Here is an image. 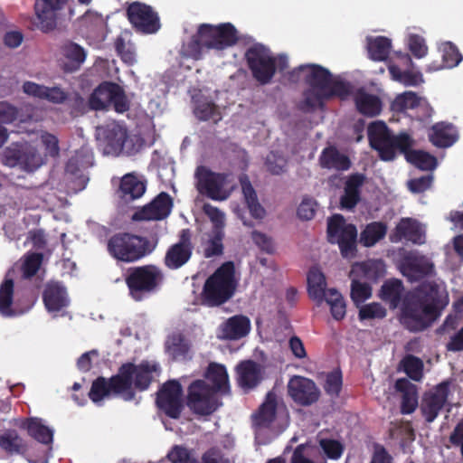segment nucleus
<instances>
[{"label":"nucleus","mask_w":463,"mask_h":463,"mask_svg":"<svg viewBox=\"0 0 463 463\" xmlns=\"http://www.w3.org/2000/svg\"><path fill=\"white\" fill-rule=\"evenodd\" d=\"M429 138L437 147H449L456 142L457 135L452 124L439 122L432 126Z\"/></svg>","instance_id":"obj_39"},{"label":"nucleus","mask_w":463,"mask_h":463,"mask_svg":"<svg viewBox=\"0 0 463 463\" xmlns=\"http://www.w3.org/2000/svg\"><path fill=\"white\" fill-rule=\"evenodd\" d=\"M319 165L326 169L345 171L350 168L351 161L347 156L340 153L335 146H327L323 149L319 156Z\"/></svg>","instance_id":"obj_36"},{"label":"nucleus","mask_w":463,"mask_h":463,"mask_svg":"<svg viewBox=\"0 0 463 463\" xmlns=\"http://www.w3.org/2000/svg\"><path fill=\"white\" fill-rule=\"evenodd\" d=\"M237 286L232 261L222 263L204 282L201 299L203 305L213 307L227 302Z\"/></svg>","instance_id":"obj_5"},{"label":"nucleus","mask_w":463,"mask_h":463,"mask_svg":"<svg viewBox=\"0 0 463 463\" xmlns=\"http://www.w3.org/2000/svg\"><path fill=\"white\" fill-rule=\"evenodd\" d=\"M156 243L148 238L130 232H118L107 242L109 254L117 261L137 262L153 252Z\"/></svg>","instance_id":"obj_6"},{"label":"nucleus","mask_w":463,"mask_h":463,"mask_svg":"<svg viewBox=\"0 0 463 463\" xmlns=\"http://www.w3.org/2000/svg\"><path fill=\"white\" fill-rule=\"evenodd\" d=\"M1 162L9 167L19 166L24 171L33 172L43 164V158L32 145L16 143L4 150Z\"/></svg>","instance_id":"obj_12"},{"label":"nucleus","mask_w":463,"mask_h":463,"mask_svg":"<svg viewBox=\"0 0 463 463\" xmlns=\"http://www.w3.org/2000/svg\"><path fill=\"white\" fill-rule=\"evenodd\" d=\"M277 409L278 396L274 392H269L264 402L252 414L253 425L259 429H269L276 420Z\"/></svg>","instance_id":"obj_28"},{"label":"nucleus","mask_w":463,"mask_h":463,"mask_svg":"<svg viewBox=\"0 0 463 463\" xmlns=\"http://www.w3.org/2000/svg\"><path fill=\"white\" fill-rule=\"evenodd\" d=\"M324 300L330 306L332 317L335 320H341L346 313L344 298L335 288H329Z\"/></svg>","instance_id":"obj_52"},{"label":"nucleus","mask_w":463,"mask_h":463,"mask_svg":"<svg viewBox=\"0 0 463 463\" xmlns=\"http://www.w3.org/2000/svg\"><path fill=\"white\" fill-rule=\"evenodd\" d=\"M194 116L202 121L213 120L214 123L222 119L218 106L212 100L199 99L194 109Z\"/></svg>","instance_id":"obj_50"},{"label":"nucleus","mask_w":463,"mask_h":463,"mask_svg":"<svg viewBox=\"0 0 463 463\" xmlns=\"http://www.w3.org/2000/svg\"><path fill=\"white\" fill-rule=\"evenodd\" d=\"M164 280L162 269L153 264L131 267L125 277L128 295L136 302L143 301L156 293Z\"/></svg>","instance_id":"obj_7"},{"label":"nucleus","mask_w":463,"mask_h":463,"mask_svg":"<svg viewBox=\"0 0 463 463\" xmlns=\"http://www.w3.org/2000/svg\"><path fill=\"white\" fill-rule=\"evenodd\" d=\"M395 389L402 392L401 413L411 414L418 407V390L415 384L406 378L398 379Z\"/></svg>","instance_id":"obj_34"},{"label":"nucleus","mask_w":463,"mask_h":463,"mask_svg":"<svg viewBox=\"0 0 463 463\" xmlns=\"http://www.w3.org/2000/svg\"><path fill=\"white\" fill-rule=\"evenodd\" d=\"M250 330V319L245 316L237 315L228 318L221 326V337L229 340H238L247 335Z\"/></svg>","instance_id":"obj_32"},{"label":"nucleus","mask_w":463,"mask_h":463,"mask_svg":"<svg viewBox=\"0 0 463 463\" xmlns=\"http://www.w3.org/2000/svg\"><path fill=\"white\" fill-rule=\"evenodd\" d=\"M41 142L44 147L46 156L57 157L60 154L58 137L49 132H43L41 135Z\"/></svg>","instance_id":"obj_62"},{"label":"nucleus","mask_w":463,"mask_h":463,"mask_svg":"<svg viewBox=\"0 0 463 463\" xmlns=\"http://www.w3.org/2000/svg\"><path fill=\"white\" fill-rule=\"evenodd\" d=\"M160 371L159 364L142 361L139 364L128 362L122 364L118 373L109 378L99 376L91 384L89 397L94 403L106 398L120 397L131 402L136 397V390L146 391L153 382L154 373Z\"/></svg>","instance_id":"obj_1"},{"label":"nucleus","mask_w":463,"mask_h":463,"mask_svg":"<svg viewBox=\"0 0 463 463\" xmlns=\"http://www.w3.org/2000/svg\"><path fill=\"white\" fill-rule=\"evenodd\" d=\"M433 182V175H427L408 181V189L413 194H420L430 188Z\"/></svg>","instance_id":"obj_63"},{"label":"nucleus","mask_w":463,"mask_h":463,"mask_svg":"<svg viewBox=\"0 0 463 463\" xmlns=\"http://www.w3.org/2000/svg\"><path fill=\"white\" fill-rule=\"evenodd\" d=\"M97 136L105 155L117 156L121 153L130 155L135 152L133 141L128 138V129L116 122L99 127Z\"/></svg>","instance_id":"obj_10"},{"label":"nucleus","mask_w":463,"mask_h":463,"mask_svg":"<svg viewBox=\"0 0 463 463\" xmlns=\"http://www.w3.org/2000/svg\"><path fill=\"white\" fill-rule=\"evenodd\" d=\"M404 373L413 381H420L423 375V362L417 356L407 354L401 362Z\"/></svg>","instance_id":"obj_54"},{"label":"nucleus","mask_w":463,"mask_h":463,"mask_svg":"<svg viewBox=\"0 0 463 463\" xmlns=\"http://www.w3.org/2000/svg\"><path fill=\"white\" fill-rule=\"evenodd\" d=\"M327 241L337 244L344 258H354L356 253L357 229L353 223H346L341 214H334L327 221Z\"/></svg>","instance_id":"obj_9"},{"label":"nucleus","mask_w":463,"mask_h":463,"mask_svg":"<svg viewBox=\"0 0 463 463\" xmlns=\"http://www.w3.org/2000/svg\"><path fill=\"white\" fill-rule=\"evenodd\" d=\"M65 0H36L34 4L35 26L43 33H50L57 26L58 11Z\"/></svg>","instance_id":"obj_21"},{"label":"nucleus","mask_w":463,"mask_h":463,"mask_svg":"<svg viewBox=\"0 0 463 463\" xmlns=\"http://www.w3.org/2000/svg\"><path fill=\"white\" fill-rule=\"evenodd\" d=\"M204 381L211 383L210 387L221 395L230 392L229 375L226 367L217 363H210L205 373Z\"/></svg>","instance_id":"obj_31"},{"label":"nucleus","mask_w":463,"mask_h":463,"mask_svg":"<svg viewBox=\"0 0 463 463\" xmlns=\"http://www.w3.org/2000/svg\"><path fill=\"white\" fill-rule=\"evenodd\" d=\"M113 93L110 99V105L118 113H124L128 110L129 104L123 89L118 85H112Z\"/></svg>","instance_id":"obj_61"},{"label":"nucleus","mask_w":463,"mask_h":463,"mask_svg":"<svg viewBox=\"0 0 463 463\" xmlns=\"http://www.w3.org/2000/svg\"><path fill=\"white\" fill-rule=\"evenodd\" d=\"M449 381H443L423 395L420 411L426 422L431 423L439 414L449 395Z\"/></svg>","instance_id":"obj_20"},{"label":"nucleus","mask_w":463,"mask_h":463,"mask_svg":"<svg viewBox=\"0 0 463 463\" xmlns=\"http://www.w3.org/2000/svg\"><path fill=\"white\" fill-rule=\"evenodd\" d=\"M244 56L254 80L260 85L270 83L275 76L274 56L270 50L261 43H254L246 50Z\"/></svg>","instance_id":"obj_11"},{"label":"nucleus","mask_w":463,"mask_h":463,"mask_svg":"<svg viewBox=\"0 0 463 463\" xmlns=\"http://www.w3.org/2000/svg\"><path fill=\"white\" fill-rule=\"evenodd\" d=\"M303 80L310 87L323 90H329L333 83L336 80H333L331 72L318 64H307V73Z\"/></svg>","instance_id":"obj_33"},{"label":"nucleus","mask_w":463,"mask_h":463,"mask_svg":"<svg viewBox=\"0 0 463 463\" xmlns=\"http://www.w3.org/2000/svg\"><path fill=\"white\" fill-rule=\"evenodd\" d=\"M14 282L12 279L5 278L0 285V314L5 317L16 316L13 309Z\"/></svg>","instance_id":"obj_49"},{"label":"nucleus","mask_w":463,"mask_h":463,"mask_svg":"<svg viewBox=\"0 0 463 463\" xmlns=\"http://www.w3.org/2000/svg\"><path fill=\"white\" fill-rule=\"evenodd\" d=\"M61 66L65 72L78 71L86 60L83 47L71 41H65L60 46Z\"/></svg>","instance_id":"obj_24"},{"label":"nucleus","mask_w":463,"mask_h":463,"mask_svg":"<svg viewBox=\"0 0 463 463\" xmlns=\"http://www.w3.org/2000/svg\"><path fill=\"white\" fill-rule=\"evenodd\" d=\"M352 272L366 280L376 282L385 275V265L383 260H368L353 266Z\"/></svg>","instance_id":"obj_46"},{"label":"nucleus","mask_w":463,"mask_h":463,"mask_svg":"<svg viewBox=\"0 0 463 463\" xmlns=\"http://www.w3.org/2000/svg\"><path fill=\"white\" fill-rule=\"evenodd\" d=\"M372 295V288L368 283H362L356 279L352 280L351 284V298L356 303H362Z\"/></svg>","instance_id":"obj_60"},{"label":"nucleus","mask_w":463,"mask_h":463,"mask_svg":"<svg viewBox=\"0 0 463 463\" xmlns=\"http://www.w3.org/2000/svg\"><path fill=\"white\" fill-rule=\"evenodd\" d=\"M391 48V40L385 36L367 38V51L370 59L373 61H385L390 54Z\"/></svg>","instance_id":"obj_48"},{"label":"nucleus","mask_w":463,"mask_h":463,"mask_svg":"<svg viewBox=\"0 0 463 463\" xmlns=\"http://www.w3.org/2000/svg\"><path fill=\"white\" fill-rule=\"evenodd\" d=\"M21 428L26 430L28 435L40 443L48 445L53 440L52 430L43 424L42 420L39 418H28L24 420Z\"/></svg>","instance_id":"obj_43"},{"label":"nucleus","mask_w":463,"mask_h":463,"mask_svg":"<svg viewBox=\"0 0 463 463\" xmlns=\"http://www.w3.org/2000/svg\"><path fill=\"white\" fill-rule=\"evenodd\" d=\"M0 448L8 455H21L29 462H37L29 458L28 444L15 430H6L0 434Z\"/></svg>","instance_id":"obj_29"},{"label":"nucleus","mask_w":463,"mask_h":463,"mask_svg":"<svg viewBox=\"0 0 463 463\" xmlns=\"http://www.w3.org/2000/svg\"><path fill=\"white\" fill-rule=\"evenodd\" d=\"M43 301L48 312H59L70 304L66 288L60 282H50L43 292Z\"/></svg>","instance_id":"obj_26"},{"label":"nucleus","mask_w":463,"mask_h":463,"mask_svg":"<svg viewBox=\"0 0 463 463\" xmlns=\"http://www.w3.org/2000/svg\"><path fill=\"white\" fill-rule=\"evenodd\" d=\"M182 386L176 380L165 382L157 392L156 403L166 416L178 419L183 410Z\"/></svg>","instance_id":"obj_17"},{"label":"nucleus","mask_w":463,"mask_h":463,"mask_svg":"<svg viewBox=\"0 0 463 463\" xmlns=\"http://www.w3.org/2000/svg\"><path fill=\"white\" fill-rule=\"evenodd\" d=\"M387 311L377 302H373L361 307L359 309V319L360 320H370V319H383L386 317Z\"/></svg>","instance_id":"obj_57"},{"label":"nucleus","mask_w":463,"mask_h":463,"mask_svg":"<svg viewBox=\"0 0 463 463\" xmlns=\"http://www.w3.org/2000/svg\"><path fill=\"white\" fill-rule=\"evenodd\" d=\"M343 385L342 373L339 369L334 370L326 375L324 390L331 397L339 396Z\"/></svg>","instance_id":"obj_56"},{"label":"nucleus","mask_w":463,"mask_h":463,"mask_svg":"<svg viewBox=\"0 0 463 463\" xmlns=\"http://www.w3.org/2000/svg\"><path fill=\"white\" fill-rule=\"evenodd\" d=\"M240 184L250 215L255 219H263L266 214V211L259 203L256 191L253 188L249 177L247 175L241 176Z\"/></svg>","instance_id":"obj_41"},{"label":"nucleus","mask_w":463,"mask_h":463,"mask_svg":"<svg viewBox=\"0 0 463 463\" xmlns=\"http://www.w3.org/2000/svg\"><path fill=\"white\" fill-rule=\"evenodd\" d=\"M236 371L238 373V383L245 391L257 387L263 379V367L253 360L241 362Z\"/></svg>","instance_id":"obj_27"},{"label":"nucleus","mask_w":463,"mask_h":463,"mask_svg":"<svg viewBox=\"0 0 463 463\" xmlns=\"http://www.w3.org/2000/svg\"><path fill=\"white\" fill-rule=\"evenodd\" d=\"M399 269L409 281H419L434 272V264L419 251L410 250L402 255Z\"/></svg>","instance_id":"obj_16"},{"label":"nucleus","mask_w":463,"mask_h":463,"mask_svg":"<svg viewBox=\"0 0 463 463\" xmlns=\"http://www.w3.org/2000/svg\"><path fill=\"white\" fill-rule=\"evenodd\" d=\"M409 48L413 56L418 59L423 58L428 52L424 38L418 34L410 35Z\"/></svg>","instance_id":"obj_64"},{"label":"nucleus","mask_w":463,"mask_h":463,"mask_svg":"<svg viewBox=\"0 0 463 463\" xmlns=\"http://www.w3.org/2000/svg\"><path fill=\"white\" fill-rule=\"evenodd\" d=\"M307 279L309 297L319 304L322 303L327 294L324 273L318 268L313 267L309 269Z\"/></svg>","instance_id":"obj_42"},{"label":"nucleus","mask_w":463,"mask_h":463,"mask_svg":"<svg viewBox=\"0 0 463 463\" xmlns=\"http://www.w3.org/2000/svg\"><path fill=\"white\" fill-rule=\"evenodd\" d=\"M85 170L86 168L81 167L72 156L68 160L65 166V176L67 185L73 193L82 191L86 187L89 178L84 174Z\"/></svg>","instance_id":"obj_38"},{"label":"nucleus","mask_w":463,"mask_h":463,"mask_svg":"<svg viewBox=\"0 0 463 463\" xmlns=\"http://www.w3.org/2000/svg\"><path fill=\"white\" fill-rule=\"evenodd\" d=\"M114 82L105 81L99 84L89 98V106L91 110H103L110 106Z\"/></svg>","instance_id":"obj_45"},{"label":"nucleus","mask_w":463,"mask_h":463,"mask_svg":"<svg viewBox=\"0 0 463 463\" xmlns=\"http://www.w3.org/2000/svg\"><path fill=\"white\" fill-rule=\"evenodd\" d=\"M227 176L226 174L215 173L204 165H200L195 171L197 190L212 200H226L230 195V193L224 188Z\"/></svg>","instance_id":"obj_14"},{"label":"nucleus","mask_w":463,"mask_h":463,"mask_svg":"<svg viewBox=\"0 0 463 463\" xmlns=\"http://www.w3.org/2000/svg\"><path fill=\"white\" fill-rule=\"evenodd\" d=\"M392 110L397 113L406 112L407 110H414L416 108H423L425 109L424 116L430 115V106L422 98L419 97L412 91H407L398 95L391 105Z\"/></svg>","instance_id":"obj_35"},{"label":"nucleus","mask_w":463,"mask_h":463,"mask_svg":"<svg viewBox=\"0 0 463 463\" xmlns=\"http://www.w3.org/2000/svg\"><path fill=\"white\" fill-rule=\"evenodd\" d=\"M172 207L171 196L162 192L151 203L136 211L132 220L136 222L163 220L170 214Z\"/></svg>","instance_id":"obj_22"},{"label":"nucleus","mask_w":463,"mask_h":463,"mask_svg":"<svg viewBox=\"0 0 463 463\" xmlns=\"http://www.w3.org/2000/svg\"><path fill=\"white\" fill-rule=\"evenodd\" d=\"M318 443L320 449L329 459L337 460L344 453L345 446L337 439L323 438L318 440Z\"/></svg>","instance_id":"obj_55"},{"label":"nucleus","mask_w":463,"mask_h":463,"mask_svg":"<svg viewBox=\"0 0 463 463\" xmlns=\"http://www.w3.org/2000/svg\"><path fill=\"white\" fill-rule=\"evenodd\" d=\"M406 240L413 244H422L425 241V234L420 222L412 218H402L396 225L394 232L390 235L392 242H399Z\"/></svg>","instance_id":"obj_23"},{"label":"nucleus","mask_w":463,"mask_h":463,"mask_svg":"<svg viewBox=\"0 0 463 463\" xmlns=\"http://www.w3.org/2000/svg\"><path fill=\"white\" fill-rule=\"evenodd\" d=\"M165 350L173 360L184 359L188 354L189 346L180 335H173L165 343Z\"/></svg>","instance_id":"obj_51"},{"label":"nucleus","mask_w":463,"mask_h":463,"mask_svg":"<svg viewBox=\"0 0 463 463\" xmlns=\"http://www.w3.org/2000/svg\"><path fill=\"white\" fill-rule=\"evenodd\" d=\"M146 192V184L134 175L128 174L122 177L118 190V196L128 203L140 198Z\"/></svg>","instance_id":"obj_37"},{"label":"nucleus","mask_w":463,"mask_h":463,"mask_svg":"<svg viewBox=\"0 0 463 463\" xmlns=\"http://www.w3.org/2000/svg\"><path fill=\"white\" fill-rule=\"evenodd\" d=\"M127 16L136 32L151 34L160 29L158 14L148 5L140 2L130 4Z\"/></svg>","instance_id":"obj_15"},{"label":"nucleus","mask_w":463,"mask_h":463,"mask_svg":"<svg viewBox=\"0 0 463 463\" xmlns=\"http://www.w3.org/2000/svg\"><path fill=\"white\" fill-rule=\"evenodd\" d=\"M462 61V55L456 45L448 43L442 50V61L446 68H453Z\"/></svg>","instance_id":"obj_59"},{"label":"nucleus","mask_w":463,"mask_h":463,"mask_svg":"<svg viewBox=\"0 0 463 463\" xmlns=\"http://www.w3.org/2000/svg\"><path fill=\"white\" fill-rule=\"evenodd\" d=\"M172 463H197L191 452L182 445H175L166 455Z\"/></svg>","instance_id":"obj_58"},{"label":"nucleus","mask_w":463,"mask_h":463,"mask_svg":"<svg viewBox=\"0 0 463 463\" xmlns=\"http://www.w3.org/2000/svg\"><path fill=\"white\" fill-rule=\"evenodd\" d=\"M368 140L371 147L377 151L378 156L383 161H392L396 158L397 152L403 154L406 160L423 171H431L437 166V159L434 156L421 151L411 149L413 139L407 133L393 135L383 121H375L368 126Z\"/></svg>","instance_id":"obj_3"},{"label":"nucleus","mask_w":463,"mask_h":463,"mask_svg":"<svg viewBox=\"0 0 463 463\" xmlns=\"http://www.w3.org/2000/svg\"><path fill=\"white\" fill-rule=\"evenodd\" d=\"M357 110L368 117H374L382 110V101L379 97L359 90L354 96Z\"/></svg>","instance_id":"obj_44"},{"label":"nucleus","mask_w":463,"mask_h":463,"mask_svg":"<svg viewBox=\"0 0 463 463\" xmlns=\"http://www.w3.org/2000/svg\"><path fill=\"white\" fill-rule=\"evenodd\" d=\"M238 41V31L231 23L218 25L202 24L184 46V52L186 57L198 61L203 58L205 50L222 51L235 45Z\"/></svg>","instance_id":"obj_4"},{"label":"nucleus","mask_w":463,"mask_h":463,"mask_svg":"<svg viewBox=\"0 0 463 463\" xmlns=\"http://www.w3.org/2000/svg\"><path fill=\"white\" fill-rule=\"evenodd\" d=\"M350 94V85L345 81H335L329 90L308 88L303 91V99L298 104V109L309 113L317 109H322L325 102L333 97L345 98Z\"/></svg>","instance_id":"obj_13"},{"label":"nucleus","mask_w":463,"mask_h":463,"mask_svg":"<svg viewBox=\"0 0 463 463\" xmlns=\"http://www.w3.org/2000/svg\"><path fill=\"white\" fill-rule=\"evenodd\" d=\"M404 286L401 279H391L383 282L381 287L379 297L388 304L391 309H395L401 303Z\"/></svg>","instance_id":"obj_40"},{"label":"nucleus","mask_w":463,"mask_h":463,"mask_svg":"<svg viewBox=\"0 0 463 463\" xmlns=\"http://www.w3.org/2000/svg\"><path fill=\"white\" fill-rule=\"evenodd\" d=\"M194 250L192 232L183 229L178 236V241L171 245L165 252L164 264L169 269H177L185 265L191 259Z\"/></svg>","instance_id":"obj_19"},{"label":"nucleus","mask_w":463,"mask_h":463,"mask_svg":"<svg viewBox=\"0 0 463 463\" xmlns=\"http://www.w3.org/2000/svg\"><path fill=\"white\" fill-rule=\"evenodd\" d=\"M365 176L363 174H353L348 176L344 187V194L340 198V204L343 209L352 210L361 199V187L364 184Z\"/></svg>","instance_id":"obj_30"},{"label":"nucleus","mask_w":463,"mask_h":463,"mask_svg":"<svg viewBox=\"0 0 463 463\" xmlns=\"http://www.w3.org/2000/svg\"><path fill=\"white\" fill-rule=\"evenodd\" d=\"M224 237L223 230L221 227L213 229L209 236L208 243L203 250L205 258L220 256L223 253L222 240Z\"/></svg>","instance_id":"obj_53"},{"label":"nucleus","mask_w":463,"mask_h":463,"mask_svg":"<svg viewBox=\"0 0 463 463\" xmlns=\"http://www.w3.org/2000/svg\"><path fill=\"white\" fill-rule=\"evenodd\" d=\"M448 304L446 290L434 281L422 282L405 296L400 321L411 332L423 331L441 316Z\"/></svg>","instance_id":"obj_2"},{"label":"nucleus","mask_w":463,"mask_h":463,"mask_svg":"<svg viewBox=\"0 0 463 463\" xmlns=\"http://www.w3.org/2000/svg\"><path fill=\"white\" fill-rule=\"evenodd\" d=\"M387 233V225L383 222H372L360 233V243L364 247H373Z\"/></svg>","instance_id":"obj_47"},{"label":"nucleus","mask_w":463,"mask_h":463,"mask_svg":"<svg viewBox=\"0 0 463 463\" xmlns=\"http://www.w3.org/2000/svg\"><path fill=\"white\" fill-rule=\"evenodd\" d=\"M288 393L295 403L307 407L318 402L321 392L316 383L307 377L293 375L288 383Z\"/></svg>","instance_id":"obj_18"},{"label":"nucleus","mask_w":463,"mask_h":463,"mask_svg":"<svg viewBox=\"0 0 463 463\" xmlns=\"http://www.w3.org/2000/svg\"><path fill=\"white\" fill-rule=\"evenodd\" d=\"M23 90L29 96L45 99L53 104H62L69 99V94L58 86L47 87L33 81H25Z\"/></svg>","instance_id":"obj_25"},{"label":"nucleus","mask_w":463,"mask_h":463,"mask_svg":"<svg viewBox=\"0 0 463 463\" xmlns=\"http://www.w3.org/2000/svg\"><path fill=\"white\" fill-rule=\"evenodd\" d=\"M186 405L196 415L209 416L222 405L221 394L204 380H194L187 388Z\"/></svg>","instance_id":"obj_8"}]
</instances>
